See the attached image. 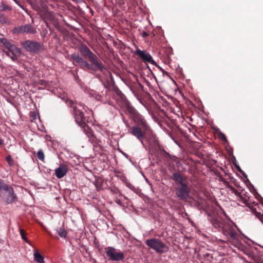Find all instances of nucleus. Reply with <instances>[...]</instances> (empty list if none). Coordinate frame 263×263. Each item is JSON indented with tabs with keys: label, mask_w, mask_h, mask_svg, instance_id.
Here are the masks:
<instances>
[{
	"label": "nucleus",
	"mask_w": 263,
	"mask_h": 263,
	"mask_svg": "<svg viewBox=\"0 0 263 263\" xmlns=\"http://www.w3.org/2000/svg\"><path fill=\"white\" fill-rule=\"evenodd\" d=\"M246 205L251 209V211L253 214H255L256 217L263 223V214H262L260 212H257L256 208L254 207L253 205H251L249 202L246 203Z\"/></svg>",
	"instance_id": "20"
},
{
	"label": "nucleus",
	"mask_w": 263,
	"mask_h": 263,
	"mask_svg": "<svg viewBox=\"0 0 263 263\" xmlns=\"http://www.w3.org/2000/svg\"><path fill=\"white\" fill-rule=\"evenodd\" d=\"M136 126L142 127L144 130H147L149 128L146 121L144 118V117H142V119H141L140 121L137 122Z\"/></svg>",
	"instance_id": "23"
},
{
	"label": "nucleus",
	"mask_w": 263,
	"mask_h": 263,
	"mask_svg": "<svg viewBox=\"0 0 263 263\" xmlns=\"http://www.w3.org/2000/svg\"><path fill=\"white\" fill-rule=\"evenodd\" d=\"M73 112L74 114V118L77 123L81 126H85L86 125L85 117L83 114V111L78 108L77 107L73 106Z\"/></svg>",
	"instance_id": "13"
},
{
	"label": "nucleus",
	"mask_w": 263,
	"mask_h": 263,
	"mask_svg": "<svg viewBox=\"0 0 263 263\" xmlns=\"http://www.w3.org/2000/svg\"><path fill=\"white\" fill-rule=\"evenodd\" d=\"M227 186L233 193H234L235 195L240 198L243 200V202L246 204V203H247L248 201L246 198L243 197V196L241 195L240 192H239L237 190H236L234 187H233L231 185H228Z\"/></svg>",
	"instance_id": "22"
},
{
	"label": "nucleus",
	"mask_w": 263,
	"mask_h": 263,
	"mask_svg": "<svg viewBox=\"0 0 263 263\" xmlns=\"http://www.w3.org/2000/svg\"><path fill=\"white\" fill-rule=\"evenodd\" d=\"M50 31H52L53 29L50 27L48 28Z\"/></svg>",
	"instance_id": "45"
},
{
	"label": "nucleus",
	"mask_w": 263,
	"mask_h": 263,
	"mask_svg": "<svg viewBox=\"0 0 263 263\" xmlns=\"http://www.w3.org/2000/svg\"><path fill=\"white\" fill-rule=\"evenodd\" d=\"M253 204H254V206H257L258 207V205H258V203H257V202H254L253 203Z\"/></svg>",
	"instance_id": "41"
},
{
	"label": "nucleus",
	"mask_w": 263,
	"mask_h": 263,
	"mask_svg": "<svg viewBox=\"0 0 263 263\" xmlns=\"http://www.w3.org/2000/svg\"><path fill=\"white\" fill-rule=\"evenodd\" d=\"M81 127L83 129L84 132L88 137L89 141L92 144H96V138L94 135L92 130L89 128V127L87 124H86L85 126H83Z\"/></svg>",
	"instance_id": "16"
},
{
	"label": "nucleus",
	"mask_w": 263,
	"mask_h": 263,
	"mask_svg": "<svg viewBox=\"0 0 263 263\" xmlns=\"http://www.w3.org/2000/svg\"><path fill=\"white\" fill-rule=\"evenodd\" d=\"M226 221L222 219L212 218L211 223L213 226L216 229H221L223 228V226L226 223Z\"/></svg>",
	"instance_id": "18"
},
{
	"label": "nucleus",
	"mask_w": 263,
	"mask_h": 263,
	"mask_svg": "<svg viewBox=\"0 0 263 263\" xmlns=\"http://www.w3.org/2000/svg\"><path fill=\"white\" fill-rule=\"evenodd\" d=\"M0 23L2 24L9 23L8 17L2 12H0Z\"/></svg>",
	"instance_id": "28"
},
{
	"label": "nucleus",
	"mask_w": 263,
	"mask_h": 263,
	"mask_svg": "<svg viewBox=\"0 0 263 263\" xmlns=\"http://www.w3.org/2000/svg\"><path fill=\"white\" fill-rule=\"evenodd\" d=\"M141 127L133 126L129 128L128 133L136 137L142 143L145 138V132Z\"/></svg>",
	"instance_id": "11"
},
{
	"label": "nucleus",
	"mask_w": 263,
	"mask_h": 263,
	"mask_svg": "<svg viewBox=\"0 0 263 263\" xmlns=\"http://www.w3.org/2000/svg\"><path fill=\"white\" fill-rule=\"evenodd\" d=\"M72 103H72V102L71 101H70V103H69V104H70V105H71Z\"/></svg>",
	"instance_id": "46"
},
{
	"label": "nucleus",
	"mask_w": 263,
	"mask_h": 263,
	"mask_svg": "<svg viewBox=\"0 0 263 263\" xmlns=\"http://www.w3.org/2000/svg\"><path fill=\"white\" fill-rule=\"evenodd\" d=\"M57 232L59 236L65 238L66 237L67 232L63 228H60L57 230Z\"/></svg>",
	"instance_id": "27"
},
{
	"label": "nucleus",
	"mask_w": 263,
	"mask_h": 263,
	"mask_svg": "<svg viewBox=\"0 0 263 263\" xmlns=\"http://www.w3.org/2000/svg\"><path fill=\"white\" fill-rule=\"evenodd\" d=\"M44 17L46 19L53 22L55 24V22L57 21V20H55V18L54 17V16L51 12H45L44 14Z\"/></svg>",
	"instance_id": "26"
},
{
	"label": "nucleus",
	"mask_w": 263,
	"mask_h": 263,
	"mask_svg": "<svg viewBox=\"0 0 263 263\" xmlns=\"http://www.w3.org/2000/svg\"><path fill=\"white\" fill-rule=\"evenodd\" d=\"M238 170H239L240 172H241V170H240V168L239 167L238 168Z\"/></svg>",
	"instance_id": "48"
},
{
	"label": "nucleus",
	"mask_w": 263,
	"mask_h": 263,
	"mask_svg": "<svg viewBox=\"0 0 263 263\" xmlns=\"http://www.w3.org/2000/svg\"><path fill=\"white\" fill-rule=\"evenodd\" d=\"M117 2L119 6H122L124 4V2L123 0H117Z\"/></svg>",
	"instance_id": "37"
},
{
	"label": "nucleus",
	"mask_w": 263,
	"mask_h": 263,
	"mask_svg": "<svg viewBox=\"0 0 263 263\" xmlns=\"http://www.w3.org/2000/svg\"><path fill=\"white\" fill-rule=\"evenodd\" d=\"M46 27L48 28L49 27H50V26L49 25L48 23L47 22H46Z\"/></svg>",
	"instance_id": "43"
},
{
	"label": "nucleus",
	"mask_w": 263,
	"mask_h": 263,
	"mask_svg": "<svg viewBox=\"0 0 263 263\" xmlns=\"http://www.w3.org/2000/svg\"><path fill=\"white\" fill-rule=\"evenodd\" d=\"M145 244L158 253L163 254L168 251V247L160 239L152 238L145 241Z\"/></svg>",
	"instance_id": "5"
},
{
	"label": "nucleus",
	"mask_w": 263,
	"mask_h": 263,
	"mask_svg": "<svg viewBox=\"0 0 263 263\" xmlns=\"http://www.w3.org/2000/svg\"><path fill=\"white\" fill-rule=\"evenodd\" d=\"M203 256H204V258H206L207 259V260H208V261H211L213 259L212 255L210 253H205L203 255Z\"/></svg>",
	"instance_id": "34"
},
{
	"label": "nucleus",
	"mask_w": 263,
	"mask_h": 263,
	"mask_svg": "<svg viewBox=\"0 0 263 263\" xmlns=\"http://www.w3.org/2000/svg\"><path fill=\"white\" fill-rule=\"evenodd\" d=\"M28 2L34 10L36 11L40 10L42 2V0H28Z\"/></svg>",
	"instance_id": "21"
},
{
	"label": "nucleus",
	"mask_w": 263,
	"mask_h": 263,
	"mask_svg": "<svg viewBox=\"0 0 263 263\" xmlns=\"http://www.w3.org/2000/svg\"><path fill=\"white\" fill-rule=\"evenodd\" d=\"M17 33H30L34 34L36 32V29L30 24H26L18 26L14 29Z\"/></svg>",
	"instance_id": "14"
},
{
	"label": "nucleus",
	"mask_w": 263,
	"mask_h": 263,
	"mask_svg": "<svg viewBox=\"0 0 263 263\" xmlns=\"http://www.w3.org/2000/svg\"><path fill=\"white\" fill-rule=\"evenodd\" d=\"M127 114L129 115V117L136 124L143 117L134 107H128Z\"/></svg>",
	"instance_id": "15"
},
{
	"label": "nucleus",
	"mask_w": 263,
	"mask_h": 263,
	"mask_svg": "<svg viewBox=\"0 0 263 263\" xmlns=\"http://www.w3.org/2000/svg\"><path fill=\"white\" fill-rule=\"evenodd\" d=\"M21 45L27 51L34 53H39L43 47L41 43L29 40L21 42Z\"/></svg>",
	"instance_id": "8"
},
{
	"label": "nucleus",
	"mask_w": 263,
	"mask_h": 263,
	"mask_svg": "<svg viewBox=\"0 0 263 263\" xmlns=\"http://www.w3.org/2000/svg\"><path fill=\"white\" fill-rule=\"evenodd\" d=\"M37 158L42 162L44 161L45 155L42 149H40L36 153Z\"/></svg>",
	"instance_id": "31"
},
{
	"label": "nucleus",
	"mask_w": 263,
	"mask_h": 263,
	"mask_svg": "<svg viewBox=\"0 0 263 263\" xmlns=\"http://www.w3.org/2000/svg\"><path fill=\"white\" fill-rule=\"evenodd\" d=\"M111 191L114 194L119 193L120 196H122V194L120 192L119 190L117 189H112Z\"/></svg>",
	"instance_id": "36"
},
{
	"label": "nucleus",
	"mask_w": 263,
	"mask_h": 263,
	"mask_svg": "<svg viewBox=\"0 0 263 263\" xmlns=\"http://www.w3.org/2000/svg\"><path fill=\"white\" fill-rule=\"evenodd\" d=\"M0 190L4 191L3 198L6 204L11 203L16 200V196L14 192L13 187L0 179Z\"/></svg>",
	"instance_id": "3"
},
{
	"label": "nucleus",
	"mask_w": 263,
	"mask_h": 263,
	"mask_svg": "<svg viewBox=\"0 0 263 263\" xmlns=\"http://www.w3.org/2000/svg\"><path fill=\"white\" fill-rule=\"evenodd\" d=\"M12 10V8L11 6L7 5L4 3H2L0 5V12L6 11H11Z\"/></svg>",
	"instance_id": "29"
},
{
	"label": "nucleus",
	"mask_w": 263,
	"mask_h": 263,
	"mask_svg": "<svg viewBox=\"0 0 263 263\" xmlns=\"http://www.w3.org/2000/svg\"><path fill=\"white\" fill-rule=\"evenodd\" d=\"M141 35L143 37L145 38V37H146L148 35V34L145 31H143L141 33Z\"/></svg>",
	"instance_id": "38"
},
{
	"label": "nucleus",
	"mask_w": 263,
	"mask_h": 263,
	"mask_svg": "<svg viewBox=\"0 0 263 263\" xmlns=\"http://www.w3.org/2000/svg\"><path fill=\"white\" fill-rule=\"evenodd\" d=\"M78 50L81 55L90 62V64L93 67V72L98 70L101 72L103 71L105 69V67L102 62L97 56L94 54L90 49L85 45H81L78 47Z\"/></svg>",
	"instance_id": "2"
},
{
	"label": "nucleus",
	"mask_w": 263,
	"mask_h": 263,
	"mask_svg": "<svg viewBox=\"0 0 263 263\" xmlns=\"http://www.w3.org/2000/svg\"><path fill=\"white\" fill-rule=\"evenodd\" d=\"M70 60L75 65H79L80 67L85 71L93 72V67L87 61L85 60L79 54L74 53L70 55Z\"/></svg>",
	"instance_id": "6"
},
{
	"label": "nucleus",
	"mask_w": 263,
	"mask_h": 263,
	"mask_svg": "<svg viewBox=\"0 0 263 263\" xmlns=\"http://www.w3.org/2000/svg\"><path fill=\"white\" fill-rule=\"evenodd\" d=\"M160 69L161 70V71L163 72V73H167V72L164 69H163L162 68H160Z\"/></svg>",
	"instance_id": "40"
},
{
	"label": "nucleus",
	"mask_w": 263,
	"mask_h": 263,
	"mask_svg": "<svg viewBox=\"0 0 263 263\" xmlns=\"http://www.w3.org/2000/svg\"><path fill=\"white\" fill-rule=\"evenodd\" d=\"M6 160L9 166H11L14 164V161L10 155H8L6 158Z\"/></svg>",
	"instance_id": "32"
},
{
	"label": "nucleus",
	"mask_w": 263,
	"mask_h": 263,
	"mask_svg": "<svg viewBox=\"0 0 263 263\" xmlns=\"http://www.w3.org/2000/svg\"><path fill=\"white\" fill-rule=\"evenodd\" d=\"M135 53L143 61L148 62L154 65H156V63L153 59L152 57L149 53L146 52L145 50H141L139 49H137Z\"/></svg>",
	"instance_id": "12"
},
{
	"label": "nucleus",
	"mask_w": 263,
	"mask_h": 263,
	"mask_svg": "<svg viewBox=\"0 0 263 263\" xmlns=\"http://www.w3.org/2000/svg\"><path fill=\"white\" fill-rule=\"evenodd\" d=\"M220 136H221V137L222 140H227L226 137V136L223 134L221 133L220 134Z\"/></svg>",
	"instance_id": "39"
},
{
	"label": "nucleus",
	"mask_w": 263,
	"mask_h": 263,
	"mask_svg": "<svg viewBox=\"0 0 263 263\" xmlns=\"http://www.w3.org/2000/svg\"><path fill=\"white\" fill-rule=\"evenodd\" d=\"M115 92L117 95L116 100L118 104L121 107H125L126 112L128 110V107H133L119 88H116Z\"/></svg>",
	"instance_id": "10"
},
{
	"label": "nucleus",
	"mask_w": 263,
	"mask_h": 263,
	"mask_svg": "<svg viewBox=\"0 0 263 263\" xmlns=\"http://www.w3.org/2000/svg\"><path fill=\"white\" fill-rule=\"evenodd\" d=\"M105 252L108 259L112 261H120L124 258V255L122 252H117L116 249L111 247H106Z\"/></svg>",
	"instance_id": "9"
},
{
	"label": "nucleus",
	"mask_w": 263,
	"mask_h": 263,
	"mask_svg": "<svg viewBox=\"0 0 263 263\" xmlns=\"http://www.w3.org/2000/svg\"><path fill=\"white\" fill-rule=\"evenodd\" d=\"M261 260H263V256L262 257H260V258Z\"/></svg>",
	"instance_id": "47"
},
{
	"label": "nucleus",
	"mask_w": 263,
	"mask_h": 263,
	"mask_svg": "<svg viewBox=\"0 0 263 263\" xmlns=\"http://www.w3.org/2000/svg\"><path fill=\"white\" fill-rule=\"evenodd\" d=\"M117 177H118L123 182H124L126 185V186L128 187L129 189L134 191H136V189L135 187L133 185H132L130 182H129L127 179L124 174L117 175Z\"/></svg>",
	"instance_id": "19"
},
{
	"label": "nucleus",
	"mask_w": 263,
	"mask_h": 263,
	"mask_svg": "<svg viewBox=\"0 0 263 263\" xmlns=\"http://www.w3.org/2000/svg\"><path fill=\"white\" fill-rule=\"evenodd\" d=\"M116 202H117L118 204H120V203H121V201H120V200L117 199V200H116Z\"/></svg>",
	"instance_id": "42"
},
{
	"label": "nucleus",
	"mask_w": 263,
	"mask_h": 263,
	"mask_svg": "<svg viewBox=\"0 0 263 263\" xmlns=\"http://www.w3.org/2000/svg\"><path fill=\"white\" fill-rule=\"evenodd\" d=\"M171 178L175 181L176 195L181 200H186L191 192V185L187 177L180 172L174 173Z\"/></svg>",
	"instance_id": "1"
},
{
	"label": "nucleus",
	"mask_w": 263,
	"mask_h": 263,
	"mask_svg": "<svg viewBox=\"0 0 263 263\" xmlns=\"http://www.w3.org/2000/svg\"><path fill=\"white\" fill-rule=\"evenodd\" d=\"M161 154L165 158H168L170 160H172L174 161L176 160L177 158L175 156H173L169 153H168L165 149H162L161 150Z\"/></svg>",
	"instance_id": "25"
},
{
	"label": "nucleus",
	"mask_w": 263,
	"mask_h": 263,
	"mask_svg": "<svg viewBox=\"0 0 263 263\" xmlns=\"http://www.w3.org/2000/svg\"><path fill=\"white\" fill-rule=\"evenodd\" d=\"M2 43L4 46L3 51L6 55L9 57L12 61H16L17 57L21 53V50L6 39L3 40Z\"/></svg>",
	"instance_id": "4"
},
{
	"label": "nucleus",
	"mask_w": 263,
	"mask_h": 263,
	"mask_svg": "<svg viewBox=\"0 0 263 263\" xmlns=\"http://www.w3.org/2000/svg\"><path fill=\"white\" fill-rule=\"evenodd\" d=\"M67 172V167L64 164H61L55 170V175L58 178H62Z\"/></svg>",
	"instance_id": "17"
},
{
	"label": "nucleus",
	"mask_w": 263,
	"mask_h": 263,
	"mask_svg": "<svg viewBox=\"0 0 263 263\" xmlns=\"http://www.w3.org/2000/svg\"><path fill=\"white\" fill-rule=\"evenodd\" d=\"M90 95L98 101H102V96L97 92L92 91L89 93Z\"/></svg>",
	"instance_id": "30"
},
{
	"label": "nucleus",
	"mask_w": 263,
	"mask_h": 263,
	"mask_svg": "<svg viewBox=\"0 0 263 263\" xmlns=\"http://www.w3.org/2000/svg\"><path fill=\"white\" fill-rule=\"evenodd\" d=\"M3 143V140L0 139V145L2 144Z\"/></svg>",
	"instance_id": "44"
},
{
	"label": "nucleus",
	"mask_w": 263,
	"mask_h": 263,
	"mask_svg": "<svg viewBox=\"0 0 263 263\" xmlns=\"http://www.w3.org/2000/svg\"><path fill=\"white\" fill-rule=\"evenodd\" d=\"M25 234H26L25 231L24 230H23V229L20 230V234L21 235L22 239L23 240H24L26 242L28 243V240L25 236Z\"/></svg>",
	"instance_id": "33"
},
{
	"label": "nucleus",
	"mask_w": 263,
	"mask_h": 263,
	"mask_svg": "<svg viewBox=\"0 0 263 263\" xmlns=\"http://www.w3.org/2000/svg\"><path fill=\"white\" fill-rule=\"evenodd\" d=\"M236 228H237L236 225L226 221L221 231L222 233L228 239L236 240L237 239L238 236V233L235 230Z\"/></svg>",
	"instance_id": "7"
},
{
	"label": "nucleus",
	"mask_w": 263,
	"mask_h": 263,
	"mask_svg": "<svg viewBox=\"0 0 263 263\" xmlns=\"http://www.w3.org/2000/svg\"><path fill=\"white\" fill-rule=\"evenodd\" d=\"M18 5L21 7L23 9H24L26 12H28L27 9L25 8V7L20 3V0H13Z\"/></svg>",
	"instance_id": "35"
},
{
	"label": "nucleus",
	"mask_w": 263,
	"mask_h": 263,
	"mask_svg": "<svg viewBox=\"0 0 263 263\" xmlns=\"http://www.w3.org/2000/svg\"><path fill=\"white\" fill-rule=\"evenodd\" d=\"M124 198H125V199H127L125 196H124Z\"/></svg>",
	"instance_id": "49"
},
{
	"label": "nucleus",
	"mask_w": 263,
	"mask_h": 263,
	"mask_svg": "<svg viewBox=\"0 0 263 263\" xmlns=\"http://www.w3.org/2000/svg\"><path fill=\"white\" fill-rule=\"evenodd\" d=\"M34 260L39 263H44V257L37 250L34 251Z\"/></svg>",
	"instance_id": "24"
}]
</instances>
